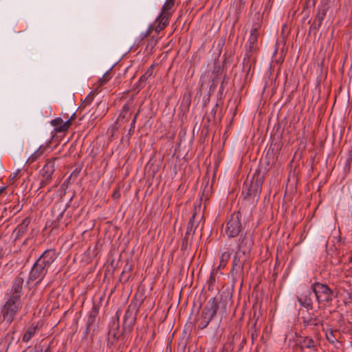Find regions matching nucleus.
<instances>
[{
    "label": "nucleus",
    "mask_w": 352,
    "mask_h": 352,
    "mask_svg": "<svg viewBox=\"0 0 352 352\" xmlns=\"http://www.w3.org/2000/svg\"><path fill=\"white\" fill-rule=\"evenodd\" d=\"M311 290L314 294L319 306L322 307L331 306L336 297L334 291L324 283L315 282L311 285Z\"/></svg>",
    "instance_id": "nucleus-1"
},
{
    "label": "nucleus",
    "mask_w": 352,
    "mask_h": 352,
    "mask_svg": "<svg viewBox=\"0 0 352 352\" xmlns=\"http://www.w3.org/2000/svg\"><path fill=\"white\" fill-rule=\"evenodd\" d=\"M219 300L217 298H210L203 308L200 316L197 319V328L204 329L208 327L210 322L216 316L219 309Z\"/></svg>",
    "instance_id": "nucleus-2"
},
{
    "label": "nucleus",
    "mask_w": 352,
    "mask_h": 352,
    "mask_svg": "<svg viewBox=\"0 0 352 352\" xmlns=\"http://www.w3.org/2000/svg\"><path fill=\"white\" fill-rule=\"evenodd\" d=\"M175 0H166L162 6L161 13L157 16L155 21V23H157L155 26H150L148 30L144 34L143 38H146L149 36L151 32L155 30L156 32H160L163 30L168 23V19L171 15L170 10L173 8L175 5Z\"/></svg>",
    "instance_id": "nucleus-3"
},
{
    "label": "nucleus",
    "mask_w": 352,
    "mask_h": 352,
    "mask_svg": "<svg viewBox=\"0 0 352 352\" xmlns=\"http://www.w3.org/2000/svg\"><path fill=\"white\" fill-rule=\"evenodd\" d=\"M22 306L23 302L21 300L8 298L1 310L3 321L8 324H11L21 309Z\"/></svg>",
    "instance_id": "nucleus-4"
},
{
    "label": "nucleus",
    "mask_w": 352,
    "mask_h": 352,
    "mask_svg": "<svg viewBox=\"0 0 352 352\" xmlns=\"http://www.w3.org/2000/svg\"><path fill=\"white\" fill-rule=\"evenodd\" d=\"M241 213L234 212L230 215L226 223L225 232L228 237H236L242 230Z\"/></svg>",
    "instance_id": "nucleus-5"
},
{
    "label": "nucleus",
    "mask_w": 352,
    "mask_h": 352,
    "mask_svg": "<svg viewBox=\"0 0 352 352\" xmlns=\"http://www.w3.org/2000/svg\"><path fill=\"white\" fill-rule=\"evenodd\" d=\"M263 179L258 175L254 177L253 181L250 183L245 182L243 184L242 194L245 197L258 196L262 190Z\"/></svg>",
    "instance_id": "nucleus-6"
},
{
    "label": "nucleus",
    "mask_w": 352,
    "mask_h": 352,
    "mask_svg": "<svg viewBox=\"0 0 352 352\" xmlns=\"http://www.w3.org/2000/svg\"><path fill=\"white\" fill-rule=\"evenodd\" d=\"M47 271L48 269L36 260L29 273L27 283L36 281V284H38L44 278Z\"/></svg>",
    "instance_id": "nucleus-7"
},
{
    "label": "nucleus",
    "mask_w": 352,
    "mask_h": 352,
    "mask_svg": "<svg viewBox=\"0 0 352 352\" xmlns=\"http://www.w3.org/2000/svg\"><path fill=\"white\" fill-rule=\"evenodd\" d=\"M55 170V159L48 160L41 170V180L40 187L47 186L52 179V175Z\"/></svg>",
    "instance_id": "nucleus-8"
},
{
    "label": "nucleus",
    "mask_w": 352,
    "mask_h": 352,
    "mask_svg": "<svg viewBox=\"0 0 352 352\" xmlns=\"http://www.w3.org/2000/svg\"><path fill=\"white\" fill-rule=\"evenodd\" d=\"M249 255L244 253V251L237 250L233 257L232 267L230 273L232 276H236L239 272H243L245 261Z\"/></svg>",
    "instance_id": "nucleus-9"
},
{
    "label": "nucleus",
    "mask_w": 352,
    "mask_h": 352,
    "mask_svg": "<svg viewBox=\"0 0 352 352\" xmlns=\"http://www.w3.org/2000/svg\"><path fill=\"white\" fill-rule=\"evenodd\" d=\"M24 283L23 274L20 273L14 280L12 288L10 289V298L21 300L23 294V285Z\"/></svg>",
    "instance_id": "nucleus-10"
},
{
    "label": "nucleus",
    "mask_w": 352,
    "mask_h": 352,
    "mask_svg": "<svg viewBox=\"0 0 352 352\" xmlns=\"http://www.w3.org/2000/svg\"><path fill=\"white\" fill-rule=\"evenodd\" d=\"M198 225L199 219L197 217L196 211L195 210L188 223L186 234L182 242V248L186 246L188 241L192 239Z\"/></svg>",
    "instance_id": "nucleus-11"
},
{
    "label": "nucleus",
    "mask_w": 352,
    "mask_h": 352,
    "mask_svg": "<svg viewBox=\"0 0 352 352\" xmlns=\"http://www.w3.org/2000/svg\"><path fill=\"white\" fill-rule=\"evenodd\" d=\"M98 313L99 307L94 304L89 313L88 318L86 322V328L85 331V334L86 336L96 330Z\"/></svg>",
    "instance_id": "nucleus-12"
},
{
    "label": "nucleus",
    "mask_w": 352,
    "mask_h": 352,
    "mask_svg": "<svg viewBox=\"0 0 352 352\" xmlns=\"http://www.w3.org/2000/svg\"><path fill=\"white\" fill-rule=\"evenodd\" d=\"M257 43L258 38L256 37V36L250 34L249 38L245 44L246 52L244 60L248 58V60H250L252 59L253 62L255 61V57H254L253 55L258 50Z\"/></svg>",
    "instance_id": "nucleus-13"
},
{
    "label": "nucleus",
    "mask_w": 352,
    "mask_h": 352,
    "mask_svg": "<svg viewBox=\"0 0 352 352\" xmlns=\"http://www.w3.org/2000/svg\"><path fill=\"white\" fill-rule=\"evenodd\" d=\"M329 8V6L327 3H322V5L319 6L318 8V12L316 14L313 23L310 27L311 29L315 30H319Z\"/></svg>",
    "instance_id": "nucleus-14"
},
{
    "label": "nucleus",
    "mask_w": 352,
    "mask_h": 352,
    "mask_svg": "<svg viewBox=\"0 0 352 352\" xmlns=\"http://www.w3.org/2000/svg\"><path fill=\"white\" fill-rule=\"evenodd\" d=\"M312 291L308 290L297 296L296 299L298 303L308 311L314 308V301L312 299Z\"/></svg>",
    "instance_id": "nucleus-15"
},
{
    "label": "nucleus",
    "mask_w": 352,
    "mask_h": 352,
    "mask_svg": "<svg viewBox=\"0 0 352 352\" xmlns=\"http://www.w3.org/2000/svg\"><path fill=\"white\" fill-rule=\"evenodd\" d=\"M56 258L57 254L55 249H48L46 250L37 260L48 269Z\"/></svg>",
    "instance_id": "nucleus-16"
},
{
    "label": "nucleus",
    "mask_w": 352,
    "mask_h": 352,
    "mask_svg": "<svg viewBox=\"0 0 352 352\" xmlns=\"http://www.w3.org/2000/svg\"><path fill=\"white\" fill-rule=\"evenodd\" d=\"M302 339L300 342V346L301 349H309L312 352H316L318 350V344L310 336H300Z\"/></svg>",
    "instance_id": "nucleus-17"
},
{
    "label": "nucleus",
    "mask_w": 352,
    "mask_h": 352,
    "mask_svg": "<svg viewBox=\"0 0 352 352\" xmlns=\"http://www.w3.org/2000/svg\"><path fill=\"white\" fill-rule=\"evenodd\" d=\"M301 319L305 329L309 326L318 327L322 325L323 322L318 316L310 314L307 316H302Z\"/></svg>",
    "instance_id": "nucleus-18"
},
{
    "label": "nucleus",
    "mask_w": 352,
    "mask_h": 352,
    "mask_svg": "<svg viewBox=\"0 0 352 352\" xmlns=\"http://www.w3.org/2000/svg\"><path fill=\"white\" fill-rule=\"evenodd\" d=\"M252 245V240L245 236L243 238L240 239V241L238 245V250L243 252L244 251V253L249 255Z\"/></svg>",
    "instance_id": "nucleus-19"
},
{
    "label": "nucleus",
    "mask_w": 352,
    "mask_h": 352,
    "mask_svg": "<svg viewBox=\"0 0 352 352\" xmlns=\"http://www.w3.org/2000/svg\"><path fill=\"white\" fill-rule=\"evenodd\" d=\"M30 220L28 218H25L23 220L21 223L17 226L14 230L15 240L19 239L28 231V227L30 224Z\"/></svg>",
    "instance_id": "nucleus-20"
},
{
    "label": "nucleus",
    "mask_w": 352,
    "mask_h": 352,
    "mask_svg": "<svg viewBox=\"0 0 352 352\" xmlns=\"http://www.w3.org/2000/svg\"><path fill=\"white\" fill-rule=\"evenodd\" d=\"M261 23H262V18L259 13H256L254 15V21L253 22L250 34H252L254 36H256L257 38H258L259 36V31L261 28Z\"/></svg>",
    "instance_id": "nucleus-21"
},
{
    "label": "nucleus",
    "mask_w": 352,
    "mask_h": 352,
    "mask_svg": "<svg viewBox=\"0 0 352 352\" xmlns=\"http://www.w3.org/2000/svg\"><path fill=\"white\" fill-rule=\"evenodd\" d=\"M37 330V326L34 324L30 326L25 331L22 338V341L23 342H28L34 336Z\"/></svg>",
    "instance_id": "nucleus-22"
},
{
    "label": "nucleus",
    "mask_w": 352,
    "mask_h": 352,
    "mask_svg": "<svg viewBox=\"0 0 352 352\" xmlns=\"http://www.w3.org/2000/svg\"><path fill=\"white\" fill-rule=\"evenodd\" d=\"M135 318L133 316L132 311L128 309L124 316V324H129V327L132 326L135 322Z\"/></svg>",
    "instance_id": "nucleus-23"
},
{
    "label": "nucleus",
    "mask_w": 352,
    "mask_h": 352,
    "mask_svg": "<svg viewBox=\"0 0 352 352\" xmlns=\"http://www.w3.org/2000/svg\"><path fill=\"white\" fill-rule=\"evenodd\" d=\"M230 256L231 253L230 252H224L223 253H222L221 256L220 263L218 267L224 268L226 266L228 261L230 260Z\"/></svg>",
    "instance_id": "nucleus-24"
},
{
    "label": "nucleus",
    "mask_w": 352,
    "mask_h": 352,
    "mask_svg": "<svg viewBox=\"0 0 352 352\" xmlns=\"http://www.w3.org/2000/svg\"><path fill=\"white\" fill-rule=\"evenodd\" d=\"M336 333H338V331H333L332 329L326 333V338L329 343L334 344L338 342Z\"/></svg>",
    "instance_id": "nucleus-25"
},
{
    "label": "nucleus",
    "mask_w": 352,
    "mask_h": 352,
    "mask_svg": "<svg viewBox=\"0 0 352 352\" xmlns=\"http://www.w3.org/2000/svg\"><path fill=\"white\" fill-rule=\"evenodd\" d=\"M71 124H72L71 119H69L65 122L63 121L62 126H59V127H57L56 129V132H57V133L65 132L70 127Z\"/></svg>",
    "instance_id": "nucleus-26"
},
{
    "label": "nucleus",
    "mask_w": 352,
    "mask_h": 352,
    "mask_svg": "<svg viewBox=\"0 0 352 352\" xmlns=\"http://www.w3.org/2000/svg\"><path fill=\"white\" fill-rule=\"evenodd\" d=\"M111 78V76L109 72H107L101 78H100L98 81V86L101 87L105 85L110 79Z\"/></svg>",
    "instance_id": "nucleus-27"
},
{
    "label": "nucleus",
    "mask_w": 352,
    "mask_h": 352,
    "mask_svg": "<svg viewBox=\"0 0 352 352\" xmlns=\"http://www.w3.org/2000/svg\"><path fill=\"white\" fill-rule=\"evenodd\" d=\"M256 320L254 321L250 329L251 336L253 340L257 338L259 333V328L256 327Z\"/></svg>",
    "instance_id": "nucleus-28"
},
{
    "label": "nucleus",
    "mask_w": 352,
    "mask_h": 352,
    "mask_svg": "<svg viewBox=\"0 0 352 352\" xmlns=\"http://www.w3.org/2000/svg\"><path fill=\"white\" fill-rule=\"evenodd\" d=\"M130 110V107L127 104H125L121 111V113L118 118V120H120L121 118H126V120H128L127 114Z\"/></svg>",
    "instance_id": "nucleus-29"
},
{
    "label": "nucleus",
    "mask_w": 352,
    "mask_h": 352,
    "mask_svg": "<svg viewBox=\"0 0 352 352\" xmlns=\"http://www.w3.org/2000/svg\"><path fill=\"white\" fill-rule=\"evenodd\" d=\"M94 96H95V94L93 91H91L86 97V98L83 100L81 106H82L83 107H85L87 105L90 104L91 103V102L93 101V100H94Z\"/></svg>",
    "instance_id": "nucleus-30"
},
{
    "label": "nucleus",
    "mask_w": 352,
    "mask_h": 352,
    "mask_svg": "<svg viewBox=\"0 0 352 352\" xmlns=\"http://www.w3.org/2000/svg\"><path fill=\"white\" fill-rule=\"evenodd\" d=\"M147 78H145V76H144V75H142L138 82H137V85H136V87L139 89H142V88H144L146 85V83L147 82Z\"/></svg>",
    "instance_id": "nucleus-31"
},
{
    "label": "nucleus",
    "mask_w": 352,
    "mask_h": 352,
    "mask_svg": "<svg viewBox=\"0 0 352 352\" xmlns=\"http://www.w3.org/2000/svg\"><path fill=\"white\" fill-rule=\"evenodd\" d=\"M139 113H140V110H138V113L133 116V118L132 119V121L131 123V127H130L129 132V135H131L132 133L134 132V129L135 127V122H136Z\"/></svg>",
    "instance_id": "nucleus-32"
},
{
    "label": "nucleus",
    "mask_w": 352,
    "mask_h": 352,
    "mask_svg": "<svg viewBox=\"0 0 352 352\" xmlns=\"http://www.w3.org/2000/svg\"><path fill=\"white\" fill-rule=\"evenodd\" d=\"M45 148H42L41 146L38 148L30 157V159L32 160V161L36 160L44 151Z\"/></svg>",
    "instance_id": "nucleus-33"
},
{
    "label": "nucleus",
    "mask_w": 352,
    "mask_h": 352,
    "mask_svg": "<svg viewBox=\"0 0 352 352\" xmlns=\"http://www.w3.org/2000/svg\"><path fill=\"white\" fill-rule=\"evenodd\" d=\"M51 124L55 127V129L57 127H59V126H62L63 124V120L60 118H57L56 119H54L51 121Z\"/></svg>",
    "instance_id": "nucleus-34"
},
{
    "label": "nucleus",
    "mask_w": 352,
    "mask_h": 352,
    "mask_svg": "<svg viewBox=\"0 0 352 352\" xmlns=\"http://www.w3.org/2000/svg\"><path fill=\"white\" fill-rule=\"evenodd\" d=\"M38 347L41 349L40 352H53L50 345L43 346L40 344Z\"/></svg>",
    "instance_id": "nucleus-35"
},
{
    "label": "nucleus",
    "mask_w": 352,
    "mask_h": 352,
    "mask_svg": "<svg viewBox=\"0 0 352 352\" xmlns=\"http://www.w3.org/2000/svg\"><path fill=\"white\" fill-rule=\"evenodd\" d=\"M147 76L154 78V65H151L145 72Z\"/></svg>",
    "instance_id": "nucleus-36"
},
{
    "label": "nucleus",
    "mask_w": 352,
    "mask_h": 352,
    "mask_svg": "<svg viewBox=\"0 0 352 352\" xmlns=\"http://www.w3.org/2000/svg\"><path fill=\"white\" fill-rule=\"evenodd\" d=\"M234 338H232V340L228 343L226 344L224 346L226 351H232L233 350V342H234Z\"/></svg>",
    "instance_id": "nucleus-37"
},
{
    "label": "nucleus",
    "mask_w": 352,
    "mask_h": 352,
    "mask_svg": "<svg viewBox=\"0 0 352 352\" xmlns=\"http://www.w3.org/2000/svg\"><path fill=\"white\" fill-rule=\"evenodd\" d=\"M346 300H347L348 302L352 304V290L348 291L346 293Z\"/></svg>",
    "instance_id": "nucleus-38"
},
{
    "label": "nucleus",
    "mask_w": 352,
    "mask_h": 352,
    "mask_svg": "<svg viewBox=\"0 0 352 352\" xmlns=\"http://www.w3.org/2000/svg\"><path fill=\"white\" fill-rule=\"evenodd\" d=\"M19 170H17L16 172L13 173L10 176V178L11 179H15L18 175H19Z\"/></svg>",
    "instance_id": "nucleus-39"
},
{
    "label": "nucleus",
    "mask_w": 352,
    "mask_h": 352,
    "mask_svg": "<svg viewBox=\"0 0 352 352\" xmlns=\"http://www.w3.org/2000/svg\"><path fill=\"white\" fill-rule=\"evenodd\" d=\"M65 210H66V208H63V209H62V210L60 211V212L59 213V214H58V217H57V219H58V220H59V219H60L61 218H63V214H64V213H65Z\"/></svg>",
    "instance_id": "nucleus-40"
},
{
    "label": "nucleus",
    "mask_w": 352,
    "mask_h": 352,
    "mask_svg": "<svg viewBox=\"0 0 352 352\" xmlns=\"http://www.w3.org/2000/svg\"><path fill=\"white\" fill-rule=\"evenodd\" d=\"M215 273L214 272H212L210 274V281L211 283L212 282H214L215 281V278H214V276H215Z\"/></svg>",
    "instance_id": "nucleus-41"
},
{
    "label": "nucleus",
    "mask_w": 352,
    "mask_h": 352,
    "mask_svg": "<svg viewBox=\"0 0 352 352\" xmlns=\"http://www.w3.org/2000/svg\"><path fill=\"white\" fill-rule=\"evenodd\" d=\"M38 346H35L34 348H32L31 350H30L29 352H38Z\"/></svg>",
    "instance_id": "nucleus-42"
},
{
    "label": "nucleus",
    "mask_w": 352,
    "mask_h": 352,
    "mask_svg": "<svg viewBox=\"0 0 352 352\" xmlns=\"http://www.w3.org/2000/svg\"><path fill=\"white\" fill-rule=\"evenodd\" d=\"M143 75L144 76H145L146 78H147V80L152 78L151 76H147V74H146L145 73Z\"/></svg>",
    "instance_id": "nucleus-43"
},
{
    "label": "nucleus",
    "mask_w": 352,
    "mask_h": 352,
    "mask_svg": "<svg viewBox=\"0 0 352 352\" xmlns=\"http://www.w3.org/2000/svg\"><path fill=\"white\" fill-rule=\"evenodd\" d=\"M75 116H76V114H75V113H74L72 114V116H71V118H69V119H71V121H72V120L75 118Z\"/></svg>",
    "instance_id": "nucleus-44"
},
{
    "label": "nucleus",
    "mask_w": 352,
    "mask_h": 352,
    "mask_svg": "<svg viewBox=\"0 0 352 352\" xmlns=\"http://www.w3.org/2000/svg\"><path fill=\"white\" fill-rule=\"evenodd\" d=\"M223 86H225V84H224V80L222 81L221 82V89H223Z\"/></svg>",
    "instance_id": "nucleus-45"
},
{
    "label": "nucleus",
    "mask_w": 352,
    "mask_h": 352,
    "mask_svg": "<svg viewBox=\"0 0 352 352\" xmlns=\"http://www.w3.org/2000/svg\"><path fill=\"white\" fill-rule=\"evenodd\" d=\"M223 86H225V84H224V80L222 81L221 82V89H223Z\"/></svg>",
    "instance_id": "nucleus-46"
},
{
    "label": "nucleus",
    "mask_w": 352,
    "mask_h": 352,
    "mask_svg": "<svg viewBox=\"0 0 352 352\" xmlns=\"http://www.w3.org/2000/svg\"><path fill=\"white\" fill-rule=\"evenodd\" d=\"M27 243V240H25L24 242H23V244H25Z\"/></svg>",
    "instance_id": "nucleus-47"
},
{
    "label": "nucleus",
    "mask_w": 352,
    "mask_h": 352,
    "mask_svg": "<svg viewBox=\"0 0 352 352\" xmlns=\"http://www.w3.org/2000/svg\"><path fill=\"white\" fill-rule=\"evenodd\" d=\"M222 309H223L224 310H226V307H225V306H223V307H222Z\"/></svg>",
    "instance_id": "nucleus-48"
}]
</instances>
